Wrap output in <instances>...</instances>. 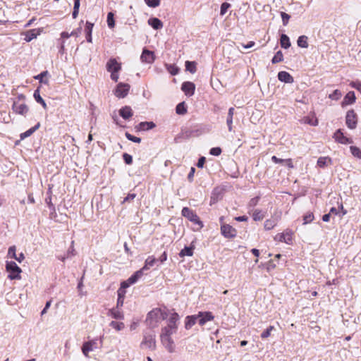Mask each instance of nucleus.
Masks as SVG:
<instances>
[{"mask_svg":"<svg viewBox=\"0 0 361 361\" xmlns=\"http://www.w3.org/2000/svg\"><path fill=\"white\" fill-rule=\"evenodd\" d=\"M136 197V195L135 193H130L128 194L123 200V203L133 201Z\"/></svg>","mask_w":361,"mask_h":361,"instance_id":"nucleus-59","label":"nucleus"},{"mask_svg":"<svg viewBox=\"0 0 361 361\" xmlns=\"http://www.w3.org/2000/svg\"><path fill=\"white\" fill-rule=\"evenodd\" d=\"M334 138L336 141L341 144H351L353 140L345 137L340 129L337 130L334 135Z\"/></svg>","mask_w":361,"mask_h":361,"instance_id":"nucleus-12","label":"nucleus"},{"mask_svg":"<svg viewBox=\"0 0 361 361\" xmlns=\"http://www.w3.org/2000/svg\"><path fill=\"white\" fill-rule=\"evenodd\" d=\"M221 153L220 147H213L210 149V154L214 156H219Z\"/></svg>","mask_w":361,"mask_h":361,"instance_id":"nucleus-58","label":"nucleus"},{"mask_svg":"<svg viewBox=\"0 0 361 361\" xmlns=\"http://www.w3.org/2000/svg\"><path fill=\"white\" fill-rule=\"evenodd\" d=\"M124 298L123 296L118 297L116 307L119 309V307L123 305Z\"/></svg>","mask_w":361,"mask_h":361,"instance_id":"nucleus-62","label":"nucleus"},{"mask_svg":"<svg viewBox=\"0 0 361 361\" xmlns=\"http://www.w3.org/2000/svg\"><path fill=\"white\" fill-rule=\"evenodd\" d=\"M145 4L152 8H156L160 5V0H145Z\"/></svg>","mask_w":361,"mask_h":361,"instance_id":"nucleus-48","label":"nucleus"},{"mask_svg":"<svg viewBox=\"0 0 361 361\" xmlns=\"http://www.w3.org/2000/svg\"><path fill=\"white\" fill-rule=\"evenodd\" d=\"M221 234L227 238H234L236 234V230L229 224H222L221 226Z\"/></svg>","mask_w":361,"mask_h":361,"instance_id":"nucleus-10","label":"nucleus"},{"mask_svg":"<svg viewBox=\"0 0 361 361\" xmlns=\"http://www.w3.org/2000/svg\"><path fill=\"white\" fill-rule=\"evenodd\" d=\"M95 345V340L87 341L83 343L82 347V351L85 357H88V353L94 350V346Z\"/></svg>","mask_w":361,"mask_h":361,"instance_id":"nucleus-19","label":"nucleus"},{"mask_svg":"<svg viewBox=\"0 0 361 361\" xmlns=\"http://www.w3.org/2000/svg\"><path fill=\"white\" fill-rule=\"evenodd\" d=\"M278 79L286 83H293L294 82V79L293 76L286 71H280L278 73Z\"/></svg>","mask_w":361,"mask_h":361,"instance_id":"nucleus-18","label":"nucleus"},{"mask_svg":"<svg viewBox=\"0 0 361 361\" xmlns=\"http://www.w3.org/2000/svg\"><path fill=\"white\" fill-rule=\"evenodd\" d=\"M277 220L274 219H267L264 221V227L266 230H271L276 225Z\"/></svg>","mask_w":361,"mask_h":361,"instance_id":"nucleus-39","label":"nucleus"},{"mask_svg":"<svg viewBox=\"0 0 361 361\" xmlns=\"http://www.w3.org/2000/svg\"><path fill=\"white\" fill-rule=\"evenodd\" d=\"M193 255V247H185L179 253V256L180 257H184L185 256L191 257Z\"/></svg>","mask_w":361,"mask_h":361,"instance_id":"nucleus-37","label":"nucleus"},{"mask_svg":"<svg viewBox=\"0 0 361 361\" xmlns=\"http://www.w3.org/2000/svg\"><path fill=\"white\" fill-rule=\"evenodd\" d=\"M280 42L281 46L284 49H288L290 47L289 37L285 34L281 35Z\"/></svg>","mask_w":361,"mask_h":361,"instance_id":"nucleus-35","label":"nucleus"},{"mask_svg":"<svg viewBox=\"0 0 361 361\" xmlns=\"http://www.w3.org/2000/svg\"><path fill=\"white\" fill-rule=\"evenodd\" d=\"M230 6H231V5L228 3H223L221 6V11H220L221 15H222V16L224 15Z\"/></svg>","mask_w":361,"mask_h":361,"instance_id":"nucleus-55","label":"nucleus"},{"mask_svg":"<svg viewBox=\"0 0 361 361\" xmlns=\"http://www.w3.org/2000/svg\"><path fill=\"white\" fill-rule=\"evenodd\" d=\"M39 35V31L36 29L28 30L25 32V40L27 42L32 41L33 39L37 38V35Z\"/></svg>","mask_w":361,"mask_h":361,"instance_id":"nucleus-23","label":"nucleus"},{"mask_svg":"<svg viewBox=\"0 0 361 361\" xmlns=\"http://www.w3.org/2000/svg\"><path fill=\"white\" fill-rule=\"evenodd\" d=\"M350 149L352 154L354 157H355L358 159H361V150L358 147H357L355 146H351L350 147Z\"/></svg>","mask_w":361,"mask_h":361,"instance_id":"nucleus-45","label":"nucleus"},{"mask_svg":"<svg viewBox=\"0 0 361 361\" xmlns=\"http://www.w3.org/2000/svg\"><path fill=\"white\" fill-rule=\"evenodd\" d=\"M298 46L302 48H307L308 42H307V37L305 35L300 36L297 40Z\"/></svg>","mask_w":361,"mask_h":361,"instance_id":"nucleus-36","label":"nucleus"},{"mask_svg":"<svg viewBox=\"0 0 361 361\" xmlns=\"http://www.w3.org/2000/svg\"><path fill=\"white\" fill-rule=\"evenodd\" d=\"M283 163L286 164V165L290 169H293L294 167L291 159H285Z\"/></svg>","mask_w":361,"mask_h":361,"instance_id":"nucleus-63","label":"nucleus"},{"mask_svg":"<svg viewBox=\"0 0 361 361\" xmlns=\"http://www.w3.org/2000/svg\"><path fill=\"white\" fill-rule=\"evenodd\" d=\"M119 114L123 119H128L133 116V111L130 106H126L119 110Z\"/></svg>","mask_w":361,"mask_h":361,"instance_id":"nucleus-20","label":"nucleus"},{"mask_svg":"<svg viewBox=\"0 0 361 361\" xmlns=\"http://www.w3.org/2000/svg\"><path fill=\"white\" fill-rule=\"evenodd\" d=\"M121 69V65L116 59H111L106 63V70L109 72H119Z\"/></svg>","mask_w":361,"mask_h":361,"instance_id":"nucleus-13","label":"nucleus"},{"mask_svg":"<svg viewBox=\"0 0 361 361\" xmlns=\"http://www.w3.org/2000/svg\"><path fill=\"white\" fill-rule=\"evenodd\" d=\"M234 111H235L234 108L231 107L228 109V112L226 123H227L228 129L230 132H231L233 130V116L234 114Z\"/></svg>","mask_w":361,"mask_h":361,"instance_id":"nucleus-27","label":"nucleus"},{"mask_svg":"<svg viewBox=\"0 0 361 361\" xmlns=\"http://www.w3.org/2000/svg\"><path fill=\"white\" fill-rule=\"evenodd\" d=\"M155 126V123L152 121H143L139 123L137 128L139 130H149Z\"/></svg>","mask_w":361,"mask_h":361,"instance_id":"nucleus-26","label":"nucleus"},{"mask_svg":"<svg viewBox=\"0 0 361 361\" xmlns=\"http://www.w3.org/2000/svg\"><path fill=\"white\" fill-rule=\"evenodd\" d=\"M355 99L356 98H355L354 92H349L345 96V97L342 102V105L345 106V105L352 104L355 102Z\"/></svg>","mask_w":361,"mask_h":361,"instance_id":"nucleus-21","label":"nucleus"},{"mask_svg":"<svg viewBox=\"0 0 361 361\" xmlns=\"http://www.w3.org/2000/svg\"><path fill=\"white\" fill-rule=\"evenodd\" d=\"M148 24L154 30H159L163 27V23L157 18H151L148 20Z\"/></svg>","mask_w":361,"mask_h":361,"instance_id":"nucleus-22","label":"nucleus"},{"mask_svg":"<svg viewBox=\"0 0 361 361\" xmlns=\"http://www.w3.org/2000/svg\"><path fill=\"white\" fill-rule=\"evenodd\" d=\"M160 339L162 345L169 353L175 351V345L171 336L160 335Z\"/></svg>","mask_w":361,"mask_h":361,"instance_id":"nucleus-8","label":"nucleus"},{"mask_svg":"<svg viewBox=\"0 0 361 361\" xmlns=\"http://www.w3.org/2000/svg\"><path fill=\"white\" fill-rule=\"evenodd\" d=\"M40 127V123H37L35 126L26 130L25 132L20 134V138L22 140L30 136L34 132H35Z\"/></svg>","mask_w":361,"mask_h":361,"instance_id":"nucleus-31","label":"nucleus"},{"mask_svg":"<svg viewBox=\"0 0 361 361\" xmlns=\"http://www.w3.org/2000/svg\"><path fill=\"white\" fill-rule=\"evenodd\" d=\"M141 271H136L133 275H132L127 281H123L121 283V288L123 289H126L130 285H132L137 281V280L140 278Z\"/></svg>","mask_w":361,"mask_h":361,"instance_id":"nucleus-16","label":"nucleus"},{"mask_svg":"<svg viewBox=\"0 0 361 361\" xmlns=\"http://www.w3.org/2000/svg\"><path fill=\"white\" fill-rule=\"evenodd\" d=\"M123 158L126 164L130 165L133 163V157L131 155L124 153L123 154Z\"/></svg>","mask_w":361,"mask_h":361,"instance_id":"nucleus-52","label":"nucleus"},{"mask_svg":"<svg viewBox=\"0 0 361 361\" xmlns=\"http://www.w3.org/2000/svg\"><path fill=\"white\" fill-rule=\"evenodd\" d=\"M345 123L350 129H355L357 126V118L355 112L353 110H350L347 112L345 116Z\"/></svg>","mask_w":361,"mask_h":361,"instance_id":"nucleus-6","label":"nucleus"},{"mask_svg":"<svg viewBox=\"0 0 361 361\" xmlns=\"http://www.w3.org/2000/svg\"><path fill=\"white\" fill-rule=\"evenodd\" d=\"M341 92L338 90H336L333 92V93L329 95V97L332 100H338L341 97Z\"/></svg>","mask_w":361,"mask_h":361,"instance_id":"nucleus-47","label":"nucleus"},{"mask_svg":"<svg viewBox=\"0 0 361 361\" xmlns=\"http://www.w3.org/2000/svg\"><path fill=\"white\" fill-rule=\"evenodd\" d=\"M125 135L128 140L133 142L140 143L141 142V139L140 137H135L128 132L125 133Z\"/></svg>","mask_w":361,"mask_h":361,"instance_id":"nucleus-50","label":"nucleus"},{"mask_svg":"<svg viewBox=\"0 0 361 361\" xmlns=\"http://www.w3.org/2000/svg\"><path fill=\"white\" fill-rule=\"evenodd\" d=\"M12 110L17 114L25 116L28 112L29 108L25 103L14 102L12 105Z\"/></svg>","mask_w":361,"mask_h":361,"instance_id":"nucleus-9","label":"nucleus"},{"mask_svg":"<svg viewBox=\"0 0 361 361\" xmlns=\"http://www.w3.org/2000/svg\"><path fill=\"white\" fill-rule=\"evenodd\" d=\"M166 317L167 314L165 311L160 308H154L147 314L146 324L151 329L156 328Z\"/></svg>","mask_w":361,"mask_h":361,"instance_id":"nucleus-1","label":"nucleus"},{"mask_svg":"<svg viewBox=\"0 0 361 361\" xmlns=\"http://www.w3.org/2000/svg\"><path fill=\"white\" fill-rule=\"evenodd\" d=\"M47 74H48L47 71H44V72L41 73L40 74L37 75V76H35V78L37 80H39L40 82L47 83V80H45V81L43 80V77L46 76Z\"/></svg>","mask_w":361,"mask_h":361,"instance_id":"nucleus-57","label":"nucleus"},{"mask_svg":"<svg viewBox=\"0 0 361 361\" xmlns=\"http://www.w3.org/2000/svg\"><path fill=\"white\" fill-rule=\"evenodd\" d=\"M140 59L142 62L152 63L154 61V52L145 49L141 54Z\"/></svg>","mask_w":361,"mask_h":361,"instance_id":"nucleus-15","label":"nucleus"},{"mask_svg":"<svg viewBox=\"0 0 361 361\" xmlns=\"http://www.w3.org/2000/svg\"><path fill=\"white\" fill-rule=\"evenodd\" d=\"M302 121L304 123L309 124V125L312 126H316L318 125V121L314 117V116H305L302 119Z\"/></svg>","mask_w":361,"mask_h":361,"instance_id":"nucleus-33","label":"nucleus"},{"mask_svg":"<svg viewBox=\"0 0 361 361\" xmlns=\"http://www.w3.org/2000/svg\"><path fill=\"white\" fill-rule=\"evenodd\" d=\"M176 113L178 114H184L186 113L187 109L184 102L179 103L176 108Z\"/></svg>","mask_w":361,"mask_h":361,"instance_id":"nucleus-44","label":"nucleus"},{"mask_svg":"<svg viewBox=\"0 0 361 361\" xmlns=\"http://www.w3.org/2000/svg\"><path fill=\"white\" fill-rule=\"evenodd\" d=\"M107 24L110 28H113L115 26V21L114 19V13L112 12H109L107 14Z\"/></svg>","mask_w":361,"mask_h":361,"instance_id":"nucleus-46","label":"nucleus"},{"mask_svg":"<svg viewBox=\"0 0 361 361\" xmlns=\"http://www.w3.org/2000/svg\"><path fill=\"white\" fill-rule=\"evenodd\" d=\"M6 270L10 273L8 278L11 280L20 279L21 269L14 262H7L6 265Z\"/></svg>","mask_w":361,"mask_h":361,"instance_id":"nucleus-3","label":"nucleus"},{"mask_svg":"<svg viewBox=\"0 0 361 361\" xmlns=\"http://www.w3.org/2000/svg\"><path fill=\"white\" fill-rule=\"evenodd\" d=\"M16 247L15 245L11 246L8 248V255L12 258H15L16 257Z\"/></svg>","mask_w":361,"mask_h":361,"instance_id":"nucleus-54","label":"nucleus"},{"mask_svg":"<svg viewBox=\"0 0 361 361\" xmlns=\"http://www.w3.org/2000/svg\"><path fill=\"white\" fill-rule=\"evenodd\" d=\"M274 329V327L273 326H269L265 331L262 333L261 338L263 339L268 338Z\"/></svg>","mask_w":361,"mask_h":361,"instance_id":"nucleus-49","label":"nucleus"},{"mask_svg":"<svg viewBox=\"0 0 361 361\" xmlns=\"http://www.w3.org/2000/svg\"><path fill=\"white\" fill-rule=\"evenodd\" d=\"M33 97H34L35 99L36 100V102L37 103H39L40 104H42V106H43V108L44 109H47V104H46L45 101L42 99V97L40 96V92H39V89H37L36 90H35Z\"/></svg>","mask_w":361,"mask_h":361,"instance_id":"nucleus-32","label":"nucleus"},{"mask_svg":"<svg viewBox=\"0 0 361 361\" xmlns=\"http://www.w3.org/2000/svg\"><path fill=\"white\" fill-rule=\"evenodd\" d=\"M259 197H255L254 198H252L249 202L248 207L254 208L257 204V203L259 202Z\"/></svg>","mask_w":361,"mask_h":361,"instance_id":"nucleus-53","label":"nucleus"},{"mask_svg":"<svg viewBox=\"0 0 361 361\" xmlns=\"http://www.w3.org/2000/svg\"><path fill=\"white\" fill-rule=\"evenodd\" d=\"M179 320V315L176 312H173L170 315V317L168 320V324L169 326L175 327L176 329H178L177 322Z\"/></svg>","mask_w":361,"mask_h":361,"instance_id":"nucleus-28","label":"nucleus"},{"mask_svg":"<svg viewBox=\"0 0 361 361\" xmlns=\"http://www.w3.org/2000/svg\"><path fill=\"white\" fill-rule=\"evenodd\" d=\"M197 322V314L188 316L185 319V329H190Z\"/></svg>","mask_w":361,"mask_h":361,"instance_id":"nucleus-29","label":"nucleus"},{"mask_svg":"<svg viewBox=\"0 0 361 361\" xmlns=\"http://www.w3.org/2000/svg\"><path fill=\"white\" fill-rule=\"evenodd\" d=\"M252 216L253 220L257 221L262 220L265 215L264 213L260 209H252Z\"/></svg>","mask_w":361,"mask_h":361,"instance_id":"nucleus-34","label":"nucleus"},{"mask_svg":"<svg viewBox=\"0 0 361 361\" xmlns=\"http://www.w3.org/2000/svg\"><path fill=\"white\" fill-rule=\"evenodd\" d=\"M350 85L361 92V82L355 81L350 83Z\"/></svg>","mask_w":361,"mask_h":361,"instance_id":"nucleus-60","label":"nucleus"},{"mask_svg":"<svg viewBox=\"0 0 361 361\" xmlns=\"http://www.w3.org/2000/svg\"><path fill=\"white\" fill-rule=\"evenodd\" d=\"M281 16L283 24L284 25H286L288 24V23L289 19H290V16L288 14L284 13V12H281Z\"/></svg>","mask_w":361,"mask_h":361,"instance_id":"nucleus-56","label":"nucleus"},{"mask_svg":"<svg viewBox=\"0 0 361 361\" xmlns=\"http://www.w3.org/2000/svg\"><path fill=\"white\" fill-rule=\"evenodd\" d=\"M167 69L172 75H176L178 73V68L173 65L168 66Z\"/></svg>","mask_w":361,"mask_h":361,"instance_id":"nucleus-51","label":"nucleus"},{"mask_svg":"<svg viewBox=\"0 0 361 361\" xmlns=\"http://www.w3.org/2000/svg\"><path fill=\"white\" fill-rule=\"evenodd\" d=\"M14 259L17 260L19 263H21L25 259L24 254L21 252L18 256L16 255V257Z\"/></svg>","mask_w":361,"mask_h":361,"instance_id":"nucleus-64","label":"nucleus"},{"mask_svg":"<svg viewBox=\"0 0 361 361\" xmlns=\"http://www.w3.org/2000/svg\"><path fill=\"white\" fill-rule=\"evenodd\" d=\"M314 219L312 212H308L303 216V224H307L312 222Z\"/></svg>","mask_w":361,"mask_h":361,"instance_id":"nucleus-43","label":"nucleus"},{"mask_svg":"<svg viewBox=\"0 0 361 361\" xmlns=\"http://www.w3.org/2000/svg\"><path fill=\"white\" fill-rule=\"evenodd\" d=\"M293 234V233L291 230L287 229L283 233L276 235L275 239L279 240L281 242L290 244L292 241Z\"/></svg>","mask_w":361,"mask_h":361,"instance_id":"nucleus-11","label":"nucleus"},{"mask_svg":"<svg viewBox=\"0 0 361 361\" xmlns=\"http://www.w3.org/2000/svg\"><path fill=\"white\" fill-rule=\"evenodd\" d=\"M185 68L189 72L194 73L196 71V63L194 61H186Z\"/></svg>","mask_w":361,"mask_h":361,"instance_id":"nucleus-41","label":"nucleus"},{"mask_svg":"<svg viewBox=\"0 0 361 361\" xmlns=\"http://www.w3.org/2000/svg\"><path fill=\"white\" fill-rule=\"evenodd\" d=\"M176 331L177 329H176L175 327L167 325L161 329V332L160 335L171 336V335L175 334Z\"/></svg>","mask_w":361,"mask_h":361,"instance_id":"nucleus-30","label":"nucleus"},{"mask_svg":"<svg viewBox=\"0 0 361 361\" xmlns=\"http://www.w3.org/2000/svg\"><path fill=\"white\" fill-rule=\"evenodd\" d=\"M332 163V160L329 157H321L317 160V166L320 168H324L331 165Z\"/></svg>","mask_w":361,"mask_h":361,"instance_id":"nucleus-25","label":"nucleus"},{"mask_svg":"<svg viewBox=\"0 0 361 361\" xmlns=\"http://www.w3.org/2000/svg\"><path fill=\"white\" fill-rule=\"evenodd\" d=\"M130 86L127 83L120 82L117 85L114 94L118 98H124L128 94Z\"/></svg>","mask_w":361,"mask_h":361,"instance_id":"nucleus-5","label":"nucleus"},{"mask_svg":"<svg viewBox=\"0 0 361 361\" xmlns=\"http://www.w3.org/2000/svg\"><path fill=\"white\" fill-rule=\"evenodd\" d=\"M181 214L184 217L187 218L190 221L193 223L194 231H198L202 229L204 226L203 222L200 219L196 213L194 212L192 209L186 207H183L181 211Z\"/></svg>","mask_w":361,"mask_h":361,"instance_id":"nucleus-2","label":"nucleus"},{"mask_svg":"<svg viewBox=\"0 0 361 361\" xmlns=\"http://www.w3.org/2000/svg\"><path fill=\"white\" fill-rule=\"evenodd\" d=\"M109 325L116 331H121L125 327V325L123 322H118L116 321L111 322Z\"/></svg>","mask_w":361,"mask_h":361,"instance_id":"nucleus-42","label":"nucleus"},{"mask_svg":"<svg viewBox=\"0 0 361 361\" xmlns=\"http://www.w3.org/2000/svg\"><path fill=\"white\" fill-rule=\"evenodd\" d=\"M109 316L112 317L114 319H123V313L118 308L114 307L110 309L108 313Z\"/></svg>","mask_w":361,"mask_h":361,"instance_id":"nucleus-24","label":"nucleus"},{"mask_svg":"<svg viewBox=\"0 0 361 361\" xmlns=\"http://www.w3.org/2000/svg\"><path fill=\"white\" fill-rule=\"evenodd\" d=\"M93 25H94L90 22L86 23L85 31L87 34V41L88 42H92V31Z\"/></svg>","mask_w":361,"mask_h":361,"instance_id":"nucleus-38","label":"nucleus"},{"mask_svg":"<svg viewBox=\"0 0 361 361\" xmlns=\"http://www.w3.org/2000/svg\"><path fill=\"white\" fill-rule=\"evenodd\" d=\"M283 55L281 51H278L271 59L272 63H277L283 61Z\"/></svg>","mask_w":361,"mask_h":361,"instance_id":"nucleus-40","label":"nucleus"},{"mask_svg":"<svg viewBox=\"0 0 361 361\" xmlns=\"http://www.w3.org/2000/svg\"><path fill=\"white\" fill-rule=\"evenodd\" d=\"M155 334L154 333L152 334H146L144 336V338L141 342V347L143 348H148L150 350H155L156 348V340H155Z\"/></svg>","mask_w":361,"mask_h":361,"instance_id":"nucleus-4","label":"nucleus"},{"mask_svg":"<svg viewBox=\"0 0 361 361\" xmlns=\"http://www.w3.org/2000/svg\"><path fill=\"white\" fill-rule=\"evenodd\" d=\"M157 261V260L153 256H149L146 259L143 267L137 271H141L140 278L144 274L145 271L149 270L152 267H153Z\"/></svg>","mask_w":361,"mask_h":361,"instance_id":"nucleus-17","label":"nucleus"},{"mask_svg":"<svg viewBox=\"0 0 361 361\" xmlns=\"http://www.w3.org/2000/svg\"><path fill=\"white\" fill-rule=\"evenodd\" d=\"M197 316V322L200 326L204 325L207 322L212 321L214 318L211 312H199Z\"/></svg>","mask_w":361,"mask_h":361,"instance_id":"nucleus-7","label":"nucleus"},{"mask_svg":"<svg viewBox=\"0 0 361 361\" xmlns=\"http://www.w3.org/2000/svg\"><path fill=\"white\" fill-rule=\"evenodd\" d=\"M195 85L192 82H185L182 84L181 90L186 96L190 97L194 94Z\"/></svg>","mask_w":361,"mask_h":361,"instance_id":"nucleus-14","label":"nucleus"},{"mask_svg":"<svg viewBox=\"0 0 361 361\" xmlns=\"http://www.w3.org/2000/svg\"><path fill=\"white\" fill-rule=\"evenodd\" d=\"M204 163H205V157H201L197 161V166L198 168H202L204 166Z\"/></svg>","mask_w":361,"mask_h":361,"instance_id":"nucleus-61","label":"nucleus"}]
</instances>
